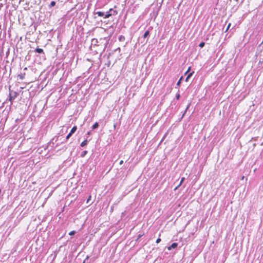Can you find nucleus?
<instances>
[{
  "label": "nucleus",
  "instance_id": "obj_9",
  "mask_svg": "<svg viewBox=\"0 0 263 263\" xmlns=\"http://www.w3.org/2000/svg\"><path fill=\"white\" fill-rule=\"evenodd\" d=\"M25 73H21L18 75V77L20 80H23L25 78Z\"/></svg>",
  "mask_w": 263,
  "mask_h": 263
},
{
  "label": "nucleus",
  "instance_id": "obj_5",
  "mask_svg": "<svg viewBox=\"0 0 263 263\" xmlns=\"http://www.w3.org/2000/svg\"><path fill=\"white\" fill-rule=\"evenodd\" d=\"M95 14H97L99 16L103 17L104 18L105 13L102 11H97L95 12Z\"/></svg>",
  "mask_w": 263,
  "mask_h": 263
},
{
  "label": "nucleus",
  "instance_id": "obj_23",
  "mask_svg": "<svg viewBox=\"0 0 263 263\" xmlns=\"http://www.w3.org/2000/svg\"><path fill=\"white\" fill-rule=\"evenodd\" d=\"M90 199H91V196H90L89 197V198L87 199V203H88L89 202V201L90 200Z\"/></svg>",
  "mask_w": 263,
  "mask_h": 263
},
{
  "label": "nucleus",
  "instance_id": "obj_21",
  "mask_svg": "<svg viewBox=\"0 0 263 263\" xmlns=\"http://www.w3.org/2000/svg\"><path fill=\"white\" fill-rule=\"evenodd\" d=\"M124 39V37L123 36H122V35H121V36H120L119 37V40H120V41H122V39Z\"/></svg>",
  "mask_w": 263,
  "mask_h": 263
},
{
  "label": "nucleus",
  "instance_id": "obj_6",
  "mask_svg": "<svg viewBox=\"0 0 263 263\" xmlns=\"http://www.w3.org/2000/svg\"><path fill=\"white\" fill-rule=\"evenodd\" d=\"M178 246V243L176 242L173 243L170 247H168V250H171L172 248L175 249Z\"/></svg>",
  "mask_w": 263,
  "mask_h": 263
},
{
  "label": "nucleus",
  "instance_id": "obj_26",
  "mask_svg": "<svg viewBox=\"0 0 263 263\" xmlns=\"http://www.w3.org/2000/svg\"><path fill=\"white\" fill-rule=\"evenodd\" d=\"M231 25L230 24H229V25L228 26V27H227V30L229 29L230 26Z\"/></svg>",
  "mask_w": 263,
  "mask_h": 263
},
{
  "label": "nucleus",
  "instance_id": "obj_8",
  "mask_svg": "<svg viewBox=\"0 0 263 263\" xmlns=\"http://www.w3.org/2000/svg\"><path fill=\"white\" fill-rule=\"evenodd\" d=\"M185 178L184 177H182L181 179V180L180 181V183L175 188V190H177L180 185L181 184L183 183V182L184 181Z\"/></svg>",
  "mask_w": 263,
  "mask_h": 263
},
{
  "label": "nucleus",
  "instance_id": "obj_29",
  "mask_svg": "<svg viewBox=\"0 0 263 263\" xmlns=\"http://www.w3.org/2000/svg\"><path fill=\"white\" fill-rule=\"evenodd\" d=\"M90 132H88L87 133V134L88 135H89L90 134Z\"/></svg>",
  "mask_w": 263,
  "mask_h": 263
},
{
  "label": "nucleus",
  "instance_id": "obj_24",
  "mask_svg": "<svg viewBox=\"0 0 263 263\" xmlns=\"http://www.w3.org/2000/svg\"><path fill=\"white\" fill-rule=\"evenodd\" d=\"M123 163V160H121V161H120V162H119V164H120V165H122Z\"/></svg>",
  "mask_w": 263,
  "mask_h": 263
},
{
  "label": "nucleus",
  "instance_id": "obj_15",
  "mask_svg": "<svg viewBox=\"0 0 263 263\" xmlns=\"http://www.w3.org/2000/svg\"><path fill=\"white\" fill-rule=\"evenodd\" d=\"M98 43V40L96 39H93L91 41V44L96 45V44Z\"/></svg>",
  "mask_w": 263,
  "mask_h": 263
},
{
  "label": "nucleus",
  "instance_id": "obj_2",
  "mask_svg": "<svg viewBox=\"0 0 263 263\" xmlns=\"http://www.w3.org/2000/svg\"><path fill=\"white\" fill-rule=\"evenodd\" d=\"M118 14L117 10H114L112 8L110 9L109 11L105 12L104 18H107L112 15H116Z\"/></svg>",
  "mask_w": 263,
  "mask_h": 263
},
{
  "label": "nucleus",
  "instance_id": "obj_4",
  "mask_svg": "<svg viewBox=\"0 0 263 263\" xmlns=\"http://www.w3.org/2000/svg\"><path fill=\"white\" fill-rule=\"evenodd\" d=\"M149 34H150V33H149V30H146L143 35V37L144 39L143 40V41L142 42V43H143L144 44H146L147 42V40H145V39L149 37Z\"/></svg>",
  "mask_w": 263,
  "mask_h": 263
},
{
  "label": "nucleus",
  "instance_id": "obj_12",
  "mask_svg": "<svg viewBox=\"0 0 263 263\" xmlns=\"http://www.w3.org/2000/svg\"><path fill=\"white\" fill-rule=\"evenodd\" d=\"M99 126V124L98 122H96L93 125V126H92V129H95L96 128H97Z\"/></svg>",
  "mask_w": 263,
  "mask_h": 263
},
{
  "label": "nucleus",
  "instance_id": "obj_19",
  "mask_svg": "<svg viewBox=\"0 0 263 263\" xmlns=\"http://www.w3.org/2000/svg\"><path fill=\"white\" fill-rule=\"evenodd\" d=\"M76 232L75 231H72L69 232V235H74L76 234Z\"/></svg>",
  "mask_w": 263,
  "mask_h": 263
},
{
  "label": "nucleus",
  "instance_id": "obj_27",
  "mask_svg": "<svg viewBox=\"0 0 263 263\" xmlns=\"http://www.w3.org/2000/svg\"><path fill=\"white\" fill-rule=\"evenodd\" d=\"M190 67L189 68L188 70L186 71L185 74L190 70Z\"/></svg>",
  "mask_w": 263,
  "mask_h": 263
},
{
  "label": "nucleus",
  "instance_id": "obj_22",
  "mask_svg": "<svg viewBox=\"0 0 263 263\" xmlns=\"http://www.w3.org/2000/svg\"><path fill=\"white\" fill-rule=\"evenodd\" d=\"M161 241V239L160 238H158L157 240H156V243H159V242H160Z\"/></svg>",
  "mask_w": 263,
  "mask_h": 263
},
{
  "label": "nucleus",
  "instance_id": "obj_11",
  "mask_svg": "<svg viewBox=\"0 0 263 263\" xmlns=\"http://www.w3.org/2000/svg\"><path fill=\"white\" fill-rule=\"evenodd\" d=\"M193 73L194 72H191L187 75L185 79V81H188L189 79L192 76Z\"/></svg>",
  "mask_w": 263,
  "mask_h": 263
},
{
  "label": "nucleus",
  "instance_id": "obj_3",
  "mask_svg": "<svg viewBox=\"0 0 263 263\" xmlns=\"http://www.w3.org/2000/svg\"><path fill=\"white\" fill-rule=\"evenodd\" d=\"M77 129V126H73L71 129L70 133L67 135L66 137V140H68L70 138V137L72 136V135L76 132Z\"/></svg>",
  "mask_w": 263,
  "mask_h": 263
},
{
  "label": "nucleus",
  "instance_id": "obj_7",
  "mask_svg": "<svg viewBox=\"0 0 263 263\" xmlns=\"http://www.w3.org/2000/svg\"><path fill=\"white\" fill-rule=\"evenodd\" d=\"M35 52L38 53H44V51L42 49L37 48L35 50Z\"/></svg>",
  "mask_w": 263,
  "mask_h": 263
},
{
  "label": "nucleus",
  "instance_id": "obj_18",
  "mask_svg": "<svg viewBox=\"0 0 263 263\" xmlns=\"http://www.w3.org/2000/svg\"><path fill=\"white\" fill-rule=\"evenodd\" d=\"M182 78V77H181L180 78V79L179 80V81L177 82V84H176L177 86H179L180 85Z\"/></svg>",
  "mask_w": 263,
  "mask_h": 263
},
{
  "label": "nucleus",
  "instance_id": "obj_16",
  "mask_svg": "<svg viewBox=\"0 0 263 263\" xmlns=\"http://www.w3.org/2000/svg\"><path fill=\"white\" fill-rule=\"evenodd\" d=\"M55 5V2L54 1H52L49 5V8H51Z\"/></svg>",
  "mask_w": 263,
  "mask_h": 263
},
{
  "label": "nucleus",
  "instance_id": "obj_1",
  "mask_svg": "<svg viewBox=\"0 0 263 263\" xmlns=\"http://www.w3.org/2000/svg\"><path fill=\"white\" fill-rule=\"evenodd\" d=\"M18 95V93L17 92L11 90V89H9L8 100L11 102V104H12V101L14 100L17 97Z\"/></svg>",
  "mask_w": 263,
  "mask_h": 263
},
{
  "label": "nucleus",
  "instance_id": "obj_10",
  "mask_svg": "<svg viewBox=\"0 0 263 263\" xmlns=\"http://www.w3.org/2000/svg\"><path fill=\"white\" fill-rule=\"evenodd\" d=\"M88 141L87 140H85L81 143V146L84 147V146L86 145L87 144Z\"/></svg>",
  "mask_w": 263,
  "mask_h": 263
},
{
  "label": "nucleus",
  "instance_id": "obj_13",
  "mask_svg": "<svg viewBox=\"0 0 263 263\" xmlns=\"http://www.w3.org/2000/svg\"><path fill=\"white\" fill-rule=\"evenodd\" d=\"M190 106V104H189L187 105V106H186V109H185L184 113L183 114V115L182 116V117H181L182 118L184 117V115L185 114V113L187 111V109L189 108Z\"/></svg>",
  "mask_w": 263,
  "mask_h": 263
},
{
  "label": "nucleus",
  "instance_id": "obj_14",
  "mask_svg": "<svg viewBox=\"0 0 263 263\" xmlns=\"http://www.w3.org/2000/svg\"><path fill=\"white\" fill-rule=\"evenodd\" d=\"M87 153L88 152L87 151H84L82 152V153L81 154V157H84L87 154Z\"/></svg>",
  "mask_w": 263,
  "mask_h": 263
},
{
  "label": "nucleus",
  "instance_id": "obj_30",
  "mask_svg": "<svg viewBox=\"0 0 263 263\" xmlns=\"http://www.w3.org/2000/svg\"><path fill=\"white\" fill-rule=\"evenodd\" d=\"M85 261L84 260V261H83V263H85Z\"/></svg>",
  "mask_w": 263,
  "mask_h": 263
},
{
  "label": "nucleus",
  "instance_id": "obj_28",
  "mask_svg": "<svg viewBox=\"0 0 263 263\" xmlns=\"http://www.w3.org/2000/svg\"><path fill=\"white\" fill-rule=\"evenodd\" d=\"M27 67H25V68H24V70H27Z\"/></svg>",
  "mask_w": 263,
  "mask_h": 263
},
{
  "label": "nucleus",
  "instance_id": "obj_25",
  "mask_svg": "<svg viewBox=\"0 0 263 263\" xmlns=\"http://www.w3.org/2000/svg\"><path fill=\"white\" fill-rule=\"evenodd\" d=\"M141 236H142V235L139 234V235H138V238H137V239H139Z\"/></svg>",
  "mask_w": 263,
  "mask_h": 263
},
{
  "label": "nucleus",
  "instance_id": "obj_17",
  "mask_svg": "<svg viewBox=\"0 0 263 263\" xmlns=\"http://www.w3.org/2000/svg\"><path fill=\"white\" fill-rule=\"evenodd\" d=\"M205 45V43L203 42H201L199 45V46L200 47V48H203Z\"/></svg>",
  "mask_w": 263,
  "mask_h": 263
},
{
  "label": "nucleus",
  "instance_id": "obj_20",
  "mask_svg": "<svg viewBox=\"0 0 263 263\" xmlns=\"http://www.w3.org/2000/svg\"><path fill=\"white\" fill-rule=\"evenodd\" d=\"M180 94H179V93H177V94L176 95V99L177 100H179V98H180Z\"/></svg>",
  "mask_w": 263,
  "mask_h": 263
}]
</instances>
